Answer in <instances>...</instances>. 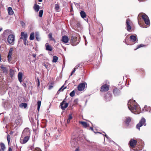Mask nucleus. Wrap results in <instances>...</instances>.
Instances as JSON below:
<instances>
[{
	"mask_svg": "<svg viewBox=\"0 0 151 151\" xmlns=\"http://www.w3.org/2000/svg\"><path fill=\"white\" fill-rule=\"evenodd\" d=\"M128 106L129 109L133 113L135 114H139L140 111L139 106L135 102V101L130 100L128 103Z\"/></svg>",
	"mask_w": 151,
	"mask_h": 151,
	"instance_id": "1",
	"label": "nucleus"
},
{
	"mask_svg": "<svg viewBox=\"0 0 151 151\" xmlns=\"http://www.w3.org/2000/svg\"><path fill=\"white\" fill-rule=\"evenodd\" d=\"M8 94L9 95V96H7L6 98L3 99V101L2 103V105L4 108V109L8 111L9 107V91H8Z\"/></svg>",
	"mask_w": 151,
	"mask_h": 151,
	"instance_id": "2",
	"label": "nucleus"
},
{
	"mask_svg": "<svg viewBox=\"0 0 151 151\" xmlns=\"http://www.w3.org/2000/svg\"><path fill=\"white\" fill-rule=\"evenodd\" d=\"M2 36L3 37V40L8 45L9 44V30L6 29L4 31L3 33Z\"/></svg>",
	"mask_w": 151,
	"mask_h": 151,
	"instance_id": "3",
	"label": "nucleus"
},
{
	"mask_svg": "<svg viewBox=\"0 0 151 151\" xmlns=\"http://www.w3.org/2000/svg\"><path fill=\"white\" fill-rule=\"evenodd\" d=\"M145 119L143 117L141 119L139 122V123L137 125L136 128L139 130H140V127L143 125L145 126L146 125Z\"/></svg>",
	"mask_w": 151,
	"mask_h": 151,
	"instance_id": "4",
	"label": "nucleus"
},
{
	"mask_svg": "<svg viewBox=\"0 0 151 151\" xmlns=\"http://www.w3.org/2000/svg\"><path fill=\"white\" fill-rule=\"evenodd\" d=\"M71 44L73 46H76L79 43V41L78 40V38L77 37L73 36H72L71 39L70 40Z\"/></svg>",
	"mask_w": 151,
	"mask_h": 151,
	"instance_id": "5",
	"label": "nucleus"
},
{
	"mask_svg": "<svg viewBox=\"0 0 151 151\" xmlns=\"http://www.w3.org/2000/svg\"><path fill=\"white\" fill-rule=\"evenodd\" d=\"M30 132L29 129L28 128H25L23 130L22 134L21 136H24V137H30Z\"/></svg>",
	"mask_w": 151,
	"mask_h": 151,
	"instance_id": "6",
	"label": "nucleus"
},
{
	"mask_svg": "<svg viewBox=\"0 0 151 151\" xmlns=\"http://www.w3.org/2000/svg\"><path fill=\"white\" fill-rule=\"evenodd\" d=\"M132 24V22L129 18L127 19L126 22V29L128 31H130L132 29L131 26Z\"/></svg>",
	"mask_w": 151,
	"mask_h": 151,
	"instance_id": "7",
	"label": "nucleus"
},
{
	"mask_svg": "<svg viewBox=\"0 0 151 151\" xmlns=\"http://www.w3.org/2000/svg\"><path fill=\"white\" fill-rule=\"evenodd\" d=\"M22 120L21 117L19 115L17 116V118L15 122L16 126L20 125L22 123Z\"/></svg>",
	"mask_w": 151,
	"mask_h": 151,
	"instance_id": "8",
	"label": "nucleus"
},
{
	"mask_svg": "<svg viewBox=\"0 0 151 151\" xmlns=\"http://www.w3.org/2000/svg\"><path fill=\"white\" fill-rule=\"evenodd\" d=\"M29 138L30 137L21 136L20 139V142L21 144H24L29 140Z\"/></svg>",
	"mask_w": 151,
	"mask_h": 151,
	"instance_id": "9",
	"label": "nucleus"
},
{
	"mask_svg": "<svg viewBox=\"0 0 151 151\" xmlns=\"http://www.w3.org/2000/svg\"><path fill=\"white\" fill-rule=\"evenodd\" d=\"M142 17L145 23L147 25H149L150 22L148 16L146 14H144L142 15Z\"/></svg>",
	"mask_w": 151,
	"mask_h": 151,
	"instance_id": "10",
	"label": "nucleus"
},
{
	"mask_svg": "<svg viewBox=\"0 0 151 151\" xmlns=\"http://www.w3.org/2000/svg\"><path fill=\"white\" fill-rule=\"evenodd\" d=\"M71 146L73 148H75L77 146L78 143L77 140L75 139H72L70 141Z\"/></svg>",
	"mask_w": 151,
	"mask_h": 151,
	"instance_id": "11",
	"label": "nucleus"
},
{
	"mask_svg": "<svg viewBox=\"0 0 151 151\" xmlns=\"http://www.w3.org/2000/svg\"><path fill=\"white\" fill-rule=\"evenodd\" d=\"M137 142L136 140H134L133 139H130L129 143V145L131 147L133 148H134L135 146L137 144Z\"/></svg>",
	"mask_w": 151,
	"mask_h": 151,
	"instance_id": "12",
	"label": "nucleus"
},
{
	"mask_svg": "<svg viewBox=\"0 0 151 151\" xmlns=\"http://www.w3.org/2000/svg\"><path fill=\"white\" fill-rule=\"evenodd\" d=\"M86 83H80L78 86V89L79 91H81L84 90L85 88Z\"/></svg>",
	"mask_w": 151,
	"mask_h": 151,
	"instance_id": "13",
	"label": "nucleus"
},
{
	"mask_svg": "<svg viewBox=\"0 0 151 151\" xmlns=\"http://www.w3.org/2000/svg\"><path fill=\"white\" fill-rule=\"evenodd\" d=\"M109 86L107 84H104L103 85L101 88V91L104 92L107 91L109 89Z\"/></svg>",
	"mask_w": 151,
	"mask_h": 151,
	"instance_id": "14",
	"label": "nucleus"
},
{
	"mask_svg": "<svg viewBox=\"0 0 151 151\" xmlns=\"http://www.w3.org/2000/svg\"><path fill=\"white\" fill-rule=\"evenodd\" d=\"M27 33L24 32H22L21 33V37L20 39L23 40H27Z\"/></svg>",
	"mask_w": 151,
	"mask_h": 151,
	"instance_id": "15",
	"label": "nucleus"
},
{
	"mask_svg": "<svg viewBox=\"0 0 151 151\" xmlns=\"http://www.w3.org/2000/svg\"><path fill=\"white\" fill-rule=\"evenodd\" d=\"M0 68L2 69L3 73H5L6 76L7 77L8 75V68H7L6 67H4L3 65H1Z\"/></svg>",
	"mask_w": 151,
	"mask_h": 151,
	"instance_id": "16",
	"label": "nucleus"
},
{
	"mask_svg": "<svg viewBox=\"0 0 151 151\" xmlns=\"http://www.w3.org/2000/svg\"><path fill=\"white\" fill-rule=\"evenodd\" d=\"M61 41L64 43H67L69 41L68 37L66 35L63 36L61 39Z\"/></svg>",
	"mask_w": 151,
	"mask_h": 151,
	"instance_id": "17",
	"label": "nucleus"
},
{
	"mask_svg": "<svg viewBox=\"0 0 151 151\" xmlns=\"http://www.w3.org/2000/svg\"><path fill=\"white\" fill-rule=\"evenodd\" d=\"M81 17L83 18L87 22L88 18L86 17V15L85 12L83 11H81L80 13Z\"/></svg>",
	"mask_w": 151,
	"mask_h": 151,
	"instance_id": "18",
	"label": "nucleus"
},
{
	"mask_svg": "<svg viewBox=\"0 0 151 151\" xmlns=\"http://www.w3.org/2000/svg\"><path fill=\"white\" fill-rule=\"evenodd\" d=\"M113 93L115 96H117L120 94V91L117 88H115L113 90Z\"/></svg>",
	"mask_w": 151,
	"mask_h": 151,
	"instance_id": "19",
	"label": "nucleus"
},
{
	"mask_svg": "<svg viewBox=\"0 0 151 151\" xmlns=\"http://www.w3.org/2000/svg\"><path fill=\"white\" fill-rule=\"evenodd\" d=\"M11 31H10V44H12V45H13L14 43L15 37L14 35L10 34Z\"/></svg>",
	"mask_w": 151,
	"mask_h": 151,
	"instance_id": "20",
	"label": "nucleus"
},
{
	"mask_svg": "<svg viewBox=\"0 0 151 151\" xmlns=\"http://www.w3.org/2000/svg\"><path fill=\"white\" fill-rule=\"evenodd\" d=\"M111 97L112 95L111 94L109 93H107L105 96V98L106 101H109L111 100Z\"/></svg>",
	"mask_w": 151,
	"mask_h": 151,
	"instance_id": "21",
	"label": "nucleus"
},
{
	"mask_svg": "<svg viewBox=\"0 0 151 151\" xmlns=\"http://www.w3.org/2000/svg\"><path fill=\"white\" fill-rule=\"evenodd\" d=\"M45 47L47 50L52 51V47L48 43L45 44Z\"/></svg>",
	"mask_w": 151,
	"mask_h": 151,
	"instance_id": "22",
	"label": "nucleus"
},
{
	"mask_svg": "<svg viewBox=\"0 0 151 151\" xmlns=\"http://www.w3.org/2000/svg\"><path fill=\"white\" fill-rule=\"evenodd\" d=\"M79 123L80 124H81L85 128L89 127V124H88L87 122H86L80 121L79 122Z\"/></svg>",
	"mask_w": 151,
	"mask_h": 151,
	"instance_id": "23",
	"label": "nucleus"
},
{
	"mask_svg": "<svg viewBox=\"0 0 151 151\" xmlns=\"http://www.w3.org/2000/svg\"><path fill=\"white\" fill-rule=\"evenodd\" d=\"M131 118L130 117H128L126 118V119L125 121V123L128 126L129 125V123L131 122Z\"/></svg>",
	"mask_w": 151,
	"mask_h": 151,
	"instance_id": "24",
	"label": "nucleus"
},
{
	"mask_svg": "<svg viewBox=\"0 0 151 151\" xmlns=\"http://www.w3.org/2000/svg\"><path fill=\"white\" fill-rule=\"evenodd\" d=\"M22 72H19L18 75V78L19 81L20 82L22 81Z\"/></svg>",
	"mask_w": 151,
	"mask_h": 151,
	"instance_id": "25",
	"label": "nucleus"
},
{
	"mask_svg": "<svg viewBox=\"0 0 151 151\" xmlns=\"http://www.w3.org/2000/svg\"><path fill=\"white\" fill-rule=\"evenodd\" d=\"M129 39L132 42H134L136 40L137 37L135 36L131 35Z\"/></svg>",
	"mask_w": 151,
	"mask_h": 151,
	"instance_id": "26",
	"label": "nucleus"
},
{
	"mask_svg": "<svg viewBox=\"0 0 151 151\" xmlns=\"http://www.w3.org/2000/svg\"><path fill=\"white\" fill-rule=\"evenodd\" d=\"M33 8L36 12H37L40 9V6L39 5L35 4Z\"/></svg>",
	"mask_w": 151,
	"mask_h": 151,
	"instance_id": "27",
	"label": "nucleus"
},
{
	"mask_svg": "<svg viewBox=\"0 0 151 151\" xmlns=\"http://www.w3.org/2000/svg\"><path fill=\"white\" fill-rule=\"evenodd\" d=\"M68 103H65V105L64 106H63V105H60V106L61 107V109L62 110H64L65 108H66L68 106Z\"/></svg>",
	"mask_w": 151,
	"mask_h": 151,
	"instance_id": "28",
	"label": "nucleus"
},
{
	"mask_svg": "<svg viewBox=\"0 0 151 151\" xmlns=\"http://www.w3.org/2000/svg\"><path fill=\"white\" fill-rule=\"evenodd\" d=\"M19 106L21 108L24 107V108H25L27 106V104L25 103H22L20 104Z\"/></svg>",
	"mask_w": 151,
	"mask_h": 151,
	"instance_id": "29",
	"label": "nucleus"
},
{
	"mask_svg": "<svg viewBox=\"0 0 151 151\" xmlns=\"http://www.w3.org/2000/svg\"><path fill=\"white\" fill-rule=\"evenodd\" d=\"M73 118L72 114H70L68 116V117L67 119V123H69L70 122V120Z\"/></svg>",
	"mask_w": 151,
	"mask_h": 151,
	"instance_id": "30",
	"label": "nucleus"
},
{
	"mask_svg": "<svg viewBox=\"0 0 151 151\" xmlns=\"http://www.w3.org/2000/svg\"><path fill=\"white\" fill-rule=\"evenodd\" d=\"M34 32L31 33L30 34L29 37V39L30 40H33L34 39Z\"/></svg>",
	"mask_w": 151,
	"mask_h": 151,
	"instance_id": "31",
	"label": "nucleus"
},
{
	"mask_svg": "<svg viewBox=\"0 0 151 151\" xmlns=\"http://www.w3.org/2000/svg\"><path fill=\"white\" fill-rule=\"evenodd\" d=\"M58 59V57L56 56H53V59L52 60V62L54 63H56L57 62Z\"/></svg>",
	"mask_w": 151,
	"mask_h": 151,
	"instance_id": "32",
	"label": "nucleus"
},
{
	"mask_svg": "<svg viewBox=\"0 0 151 151\" xmlns=\"http://www.w3.org/2000/svg\"><path fill=\"white\" fill-rule=\"evenodd\" d=\"M37 110L38 111H39V109L40 108L41 104V101H38L37 102Z\"/></svg>",
	"mask_w": 151,
	"mask_h": 151,
	"instance_id": "33",
	"label": "nucleus"
},
{
	"mask_svg": "<svg viewBox=\"0 0 151 151\" xmlns=\"http://www.w3.org/2000/svg\"><path fill=\"white\" fill-rule=\"evenodd\" d=\"M48 37L51 40H55L54 38L52 37V35L51 33H50L48 35Z\"/></svg>",
	"mask_w": 151,
	"mask_h": 151,
	"instance_id": "34",
	"label": "nucleus"
},
{
	"mask_svg": "<svg viewBox=\"0 0 151 151\" xmlns=\"http://www.w3.org/2000/svg\"><path fill=\"white\" fill-rule=\"evenodd\" d=\"M0 146L2 150H4L5 148L4 144L3 143H1L0 144Z\"/></svg>",
	"mask_w": 151,
	"mask_h": 151,
	"instance_id": "35",
	"label": "nucleus"
},
{
	"mask_svg": "<svg viewBox=\"0 0 151 151\" xmlns=\"http://www.w3.org/2000/svg\"><path fill=\"white\" fill-rule=\"evenodd\" d=\"M55 9L56 10H58L60 8L59 6V5L58 4H55Z\"/></svg>",
	"mask_w": 151,
	"mask_h": 151,
	"instance_id": "36",
	"label": "nucleus"
},
{
	"mask_svg": "<svg viewBox=\"0 0 151 151\" xmlns=\"http://www.w3.org/2000/svg\"><path fill=\"white\" fill-rule=\"evenodd\" d=\"M43 13V10H40L39 12V17H42V14Z\"/></svg>",
	"mask_w": 151,
	"mask_h": 151,
	"instance_id": "37",
	"label": "nucleus"
},
{
	"mask_svg": "<svg viewBox=\"0 0 151 151\" xmlns=\"http://www.w3.org/2000/svg\"><path fill=\"white\" fill-rule=\"evenodd\" d=\"M64 87V85H63V86H61V87L58 90V91H60L62 90V91H63V90L65 89L66 88V87L65 86Z\"/></svg>",
	"mask_w": 151,
	"mask_h": 151,
	"instance_id": "38",
	"label": "nucleus"
},
{
	"mask_svg": "<svg viewBox=\"0 0 151 151\" xmlns=\"http://www.w3.org/2000/svg\"><path fill=\"white\" fill-rule=\"evenodd\" d=\"M13 73L14 70L11 69H10V77H12L13 76Z\"/></svg>",
	"mask_w": 151,
	"mask_h": 151,
	"instance_id": "39",
	"label": "nucleus"
},
{
	"mask_svg": "<svg viewBox=\"0 0 151 151\" xmlns=\"http://www.w3.org/2000/svg\"><path fill=\"white\" fill-rule=\"evenodd\" d=\"M70 95L71 97H73L75 95V91L73 90L70 93Z\"/></svg>",
	"mask_w": 151,
	"mask_h": 151,
	"instance_id": "40",
	"label": "nucleus"
},
{
	"mask_svg": "<svg viewBox=\"0 0 151 151\" xmlns=\"http://www.w3.org/2000/svg\"><path fill=\"white\" fill-rule=\"evenodd\" d=\"M144 46H145V45H143L142 44H141L139 45H138L137 46V48L136 49H135V50H136V49H137L141 47H143Z\"/></svg>",
	"mask_w": 151,
	"mask_h": 151,
	"instance_id": "41",
	"label": "nucleus"
},
{
	"mask_svg": "<svg viewBox=\"0 0 151 151\" xmlns=\"http://www.w3.org/2000/svg\"><path fill=\"white\" fill-rule=\"evenodd\" d=\"M76 27H77V28H81V26L80 24L78 22L77 23L76 25Z\"/></svg>",
	"mask_w": 151,
	"mask_h": 151,
	"instance_id": "42",
	"label": "nucleus"
},
{
	"mask_svg": "<svg viewBox=\"0 0 151 151\" xmlns=\"http://www.w3.org/2000/svg\"><path fill=\"white\" fill-rule=\"evenodd\" d=\"M20 24L22 25V27H24L25 26V24L24 22L23 21H20Z\"/></svg>",
	"mask_w": 151,
	"mask_h": 151,
	"instance_id": "43",
	"label": "nucleus"
},
{
	"mask_svg": "<svg viewBox=\"0 0 151 151\" xmlns=\"http://www.w3.org/2000/svg\"><path fill=\"white\" fill-rule=\"evenodd\" d=\"M13 14H14V12L12 10V8L10 7V15H13Z\"/></svg>",
	"mask_w": 151,
	"mask_h": 151,
	"instance_id": "44",
	"label": "nucleus"
},
{
	"mask_svg": "<svg viewBox=\"0 0 151 151\" xmlns=\"http://www.w3.org/2000/svg\"><path fill=\"white\" fill-rule=\"evenodd\" d=\"M66 100V98H65L63 100V101L60 103V105H63L65 104Z\"/></svg>",
	"mask_w": 151,
	"mask_h": 151,
	"instance_id": "45",
	"label": "nucleus"
},
{
	"mask_svg": "<svg viewBox=\"0 0 151 151\" xmlns=\"http://www.w3.org/2000/svg\"><path fill=\"white\" fill-rule=\"evenodd\" d=\"M35 37L37 40V41H39L40 40V39L39 38L38 35L37 33H36Z\"/></svg>",
	"mask_w": 151,
	"mask_h": 151,
	"instance_id": "46",
	"label": "nucleus"
},
{
	"mask_svg": "<svg viewBox=\"0 0 151 151\" xmlns=\"http://www.w3.org/2000/svg\"><path fill=\"white\" fill-rule=\"evenodd\" d=\"M7 139L8 142V144L9 145V134H8L7 137Z\"/></svg>",
	"mask_w": 151,
	"mask_h": 151,
	"instance_id": "47",
	"label": "nucleus"
},
{
	"mask_svg": "<svg viewBox=\"0 0 151 151\" xmlns=\"http://www.w3.org/2000/svg\"><path fill=\"white\" fill-rule=\"evenodd\" d=\"M6 6L7 8L8 12L9 15V7H8V5H6Z\"/></svg>",
	"mask_w": 151,
	"mask_h": 151,
	"instance_id": "48",
	"label": "nucleus"
},
{
	"mask_svg": "<svg viewBox=\"0 0 151 151\" xmlns=\"http://www.w3.org/2000/svg\"><path fill=\"white\" fill-rule=\"evenodd\" d=\"M147 111H149V112H151V108L150 107H149L148 109L147 110Z\"/></svg>",
	"mask_w": 151,
	"mask_h": 151,
	"instance_id": "49",
	"label": "nucleus"
},
{
	"mask_svg": "<svg viewBox=\"0 0 151 151\" xmlns=\"http://www.w3.org/2000/svg\"><path fill=\"white\" fill-rule=\"evenodd\" d=\"M7 58L8 61H9V51L8 52Z\"/></svg>",
	"mask_w": 151,
	"mask_h": 151,
	"instance_id": "50",
	"label": "nucleus"
},
{
	"mask_svg": "<svg viewBox=\"0 0 151 151\" xmlns=\"http://www.w3.org/2000/svg\"><path fill=\"white\" fill-rule=\"evenodd\" d=\"M1 82H2L1 81L0 82V88H3V87L4 88H3L4 89L5 88L4 87V86L1 87V84H2Z\"/></svg>",
	"mask_w": 151,
	"mask_h": 151,
	"instance_id": "51",
	"label": "nucleus"
},
{
	"mask_svg": "<svg viewBox=\"0 0 151 151\" xmlns=\"http://www.w3.org/2000/svg\"><path fill=\"white\" fill-rule=\"evenodd\" d=\"M76 71V69H74V70L72 72L70 76H72V74L74 73Z\"/></svg>",
	"mask_w": 151,
	"mask_h": 151,
	"instance_id": "52",
	"label": "nucleus"
},
{
	"mask_svg": "<svg viewBox=\"0 0 151 151\" xmlns=\"http://www.w3.org/2000/svg\"><path fill=\"white\" fill-rule=\"evenodd\" d=\"M78 101V99H76L74 100V102L75 103H77Z\"/></svg>",
	"mask_w": 151,
	"mask_h": 151,
	"instance_id": "53",
	"label": "nucleus"
},
{
	"mask_svg": "<svg viewBox=\"0 0 151 151\" xmlns=\"http://www.w3.org/2000/svg\"><path fill=\"white\" fill-rule=\"evenodd\" d=\"M35 151H41V150L40 148H37L36 149Z\"/></svg>",
	"mask_w": 151,
	"mask_h": 151,
	"instance_id": "54",
	"label": "nucleus"
},
{
	"mask_svg": "<svg viewBox=\"0 0 151 151\" xmlns=\"http://www.w3.org/2000/svg\"><path fill=\"white\" fill-rule=\"evenodd\" d=\"M13 49L12 48H10V58L11 57V54L12 53V51Z\"/></svg>",
	"mask_w": 151,
	"mask_h": 151,
	"instance_id": "55",
	"label": "nucleus"
},
{
	"mask_svg": "<svg viewBox=\"0 0 151 151\" xmlns=\"http://www.w3.org/2000/svg\"><path fill=\"white\" fill-rule=\"evenodd\" d=\"M23 86L25 88H26V84L25 83H24L23 84H22Z\"/></svg>",
	"mask_w": 151,
	"mask_h": 151,
	"instance_id": "56",
	"label": "nucleus"
},
{
	"mask_svg": "<svg viewBox=\"0 0 151 151\" xmlns=\"http://www.w3.org/2000/svg\"><path fill=\"white\" fill-rule=\"evenodd\" d=\"M24 41V45H26L27 44V40H23Z\"/></svg>",
	"mask_w": 151,
	"mask_h": 151,
	"instance_id": "57",
	"label": "nucleus"
},
{
	"mask_svg": "<svg viewBox=\"0 0 151 151\" xmlns=\"http://www.w3.org/2000/svg\"><path fill=\"white\" fill-rule=\"evenodd\" d=\"M7 119V118L6 117H4V121H5L6 122Z\"/></svg>",
	"mask_w": 151,
	"mask_h": 151,
	"instance_id": "58",
	"label": "nucleus"
},
{
	"mask_svg": "<svg viewBox=\"0 0 151 151\" xmlns=\"http://www.w3.org/2000/svg\"><path fill=\"white\" fill-rule=\"evenodd\" d=\"M53 86H52V85H50L49 86V89H51L52 87H53Z\"/></svg>",
	"mask_w": 151,
	"mask_h": 151,
	"instance_id": "59",
	"label": "nucleus"
},
{
	"mask_svg": "<svg viewBox=\"0 0 151 151\" xmlns=\"http://www.w3.org/2000/svg\"><path fill=\"white\" fill-rule=\"evenodd\" d=\"M32 55L34 58H35L36 56V55L35 54H33Z\"/></svg>",
	"mask_w": 151,
	"mask_h": 151,
	"instance_id": "60",
	"label": "nucleus"
},
{
	"mask_svg": "<svg viewBox=\"0 0 151 151\" xmlns=\"http://www.w3.org/2000/svg\"><path fill=\"white\" fill-rule=\"evenodd\" d=\"M38 86H40V82H39V80L38 79Z\"/></svg>",
	"mask_w": 151,
	"mask_h": 151,
	"instance_id": "61",
	"label": "nucleus"
},
{
	"mask_svg": "<svg viewBox=\"0 0 151 151\" xmlns=\"http://www.w3.org/2000/svg\"><path fill=\"white\" fill-rule=\"evenodd\" d=\"M75 151H79L78 147L75 150Z\"/></svg>",
	"mask_w": 151,
	"mask_h": 151,
	"instance_id": "62",
	"label": "nucleus"
},
{
	"mask_svg": "<svg viewBox=\"0 0 151 151\" xmlns=\"http://www.w3.org/2000/svg\"><path fill=\"white\" fill-rule=\"evenodd\" d=\"M13 133H14V132L13 131H11L10 132V134H13Z\"/></svg>",
	"mask_w": 151,
	"mask_h": 151,
	"instance_id": "63",
	"label": "nucleus"
},
{
	"mask_svg": "<svg viewBox=\"0 0 151 151\" xmlns=\"http://www.w3.org/2000/svg\"><path fill=\"white\" fill-rule=\"evenodd\" d=\"M90 129H91L92 130H93V127H91L90 128Z\"/></svg>",
	"mask_w": 151,
	"mask_h": 151,
	"instance_id": "64",
	"label": "nucleus"
}]
</instances>
